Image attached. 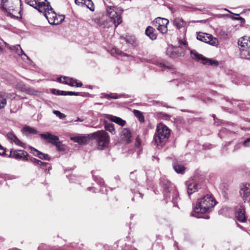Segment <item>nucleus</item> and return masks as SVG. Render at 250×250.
I'll use <instances>...</instances> for the list:
<instances>
[{
	"label": "nucleus",
	"mask_w": 250,
	"mask_h": 250,
	"mask_svg": "<svg viewBox=\"0 0 250 250\" xmlns=\"http://www.w3.org/2000/svg\"><path fill=\"white\" fill-rule=\"evenodd\" d=\"M240 194L245 202H250V183L243 184L241 186Z\"/></svg>",
	"instance_id": "9d476101"
},
{
	"label": "nucleus",
	"mask_w": 250,
	"mask_h": 250,
	"mask_svg": "<svg viewBox=\"0 0 250 250\" xmlns=\"http://www.w3.org/2000/svg\"><path fill=\"white\" fill-rule=\"evenodd\" d=\"M40 136L44 139L48 140V142L53 145H55L59 140V137L50 134L49 132L44 134H41Z\"/></svg>",
	"instance_id": "f3484780"
},
{
	"label": "nucleus",
	"mask_w": 250,
	"mask_h": 250,
	"mask_svg": "<svg viewBox=\"0 0 250 250\" xmlns=\"http://www.w3.org/2000/svg\"><path fill=\"white\" fill-rule=\"evenodd\" d=\"M93 188H91V187H89L87 189L89 190H90L91 189H92Z\"/></svg>",
	"instance_id": "680f3d73"
},
{
	"label": "nucleus",
	"mask_w": 250,
	"mask_h": 250,
	"mask_svg": "<svg viewBox=\"0 0 250 250\" xmlns=\"http://www.w3.org/2000/svg\"><path fill=\"white\" fill-rule=\"evenodd\" d=\"M173 25L178 29H180L186 25V22L181 18H176L172 21Z\"/></svg>",
	"instance_id": "cd10ccee"
},
{
	"label": "nucleus",
	"mask_w": 250,
	"mask_h": 250,
	"mask_svg": "<svg viewBox=\"0 0 250 250\" xmlns=\"http://www.w3.org/2000/svg\"><path fill=\"white\" fill-rule=\"evenodd\" d=\"M93 21L97 24L100 25L101 26H103V27H106V26H105L104 24H103L102 23H101V21H100V19H99L98 18H95V19H93Z\"/></svg>",
	"instance_id": "a18cd8bd"
},
{
	"label": "nucleus",
	"mask_w": 250,
	"mask_h": 250,
	"mask_svg": "<svg viewBox=\"0 0 250 250\" xmlns=\"http://www.w3.org/2000/svg\"><path fill=\"white\" fill-rule=\"evenodd\" d=\"M45 18L48 20L50 24L56 25L59 24L64 19L63 16H57V15L56 17L54 16V18H52V17L47 15H45Z\"/></svg>",
	"instance_id": "b1692460"
},
{
	"label": "nucleus",
	"mask_w": 250,
	"mask_h": 250,
	"mask_svg": "<svg viewBox=\"0 0 250 250\" xmlns=\"http://www.w3.org/2000/svg\"><path fill=\"white\" fill-rule=\"evenodd\" d=\"M42 6L38 7L39 11L43 13L45 17V15L50 16L52 18H54V16H55V17H56V14L53 11V9L50 6L49 2H47L45 4H42Z\"/></svg>",
	"instance_id": "9b49d317"
},
{
	"label": "nucleus",
	"mask_w": 250,
	"mask_h": 250,
	"mask_svg": "<svg viewBox=\"0 0 250 250\" xmlns=\"http://www.w3.org/2000/svg\"><path fill=\"white\" fill-rule=\"evenodd\" d=\"M106 118L109 119L111 121L113 122L122 126H124L126 124L125 120L116 116L111 115H107Z\"/></svg>",
	"instance_id": "bb28decb"
},
{
	"label": "nucleus",
	"mask_w": 250,
	"mask_h": 250,
	"mask_svg": "<svg viewBox=\"0 0 250 250\" xmlns=\"http://www.w3.org/2000/svg\"><path fill=\"white\" fill-rule=\"evenodd\" d=\"M28 153L23 150H11L10 151V157L16 159H23L25 161L28 160Z\"/></svg>",
	"instance_id": "f8f14e48"
},
{
	"label": "nucleus",
	"mask_w": 250,
	"mask_h": 250,
	"mask_svg": "<svg viewBox=\"0 0 250 250\" xmlns=\"http://www.w3.org/2000/svg\"><path fill=\"white\" fill-rule=\"evenodd\" d=\"M244 146L248 147L250 146V138L247 139L242 143Z\"/></svg>",
	"instance_id": "79ce46f5"
},
{
	"label": "nucleus",
	"mask_w": 250,
	"mask_h": 250,
	"mask_svg": "<svg viewBox=\"0 0 250 250\" xmlns=\"http://www.w3.org/2000/svg\"><path fill=\"white\" fill-rule=\"evenodd\" d=\"M136 143H136V145H137L138 146H140V142L139 139L137 138V139H136Z\"/></svg>",
	"instance_id": "603ef678"
},
{
	"label": "nucleus",
	"mask_w": 250,
	"mask_h": 250,
	"mask_svg": "<svg viewBox=\"0 0 250 250\" xmlns=\"http://www.w3.org/2000/svg\"><path fill=\"white\" fill-rule=\"evenodd\" d=\"M209 218V216L208 215H206L205 217V218L206 219H208Z\"/></svg>",
	"instance_id": "4d7b16f0"
},
{
	"label": "nucleus",
	"mask_w": 250,
	"mask_h": 250,
	"mask_svg": "<svg viewBox=\"0 0 250 250\" xmlns=\"http://www.w3.org/2000/svg\"><path fill=\"white\" fill-rule=\"evenodd\" d=\"M14 0H0V8L7 12L10 16H14L16 13V6Z\"/></svg>",
	"instance_id": "6e6552de"
},
{
	"label": "nucleus",
	"mask_w": 250,
	"mask_h": 250,
	"mask_svg": "<svg viewBox=\"0 0 250 250\" xmlns=\"http://www.w3.org/2000/svg\"><path fill=\"white\" fill-rule=\"evenodd\" d=\"M146 35L151 40H154L157 39V33L155 29L151 26H148L145 31Z\"/></svg>",
	"instance_id": "a878e982"
},
{
	"label": "nucleus",
	"mask_w": 250,
	"mask_h": 250,
	"mask_svg": "<svg viewBox=\"0 0 250 250\" xmlns=\"http://www.w3.org/2000/svg\"><path fill=\"white\" fill-rule=\"evenodd\" d=\"M25 2L39 11L38 7L42 6V4H45L47 0H25Z\"/></svg>",
	"instance_id": "6ab92c4d"
},
{
	"label": "nucleus",
	"mask_w": 250,
	"mask_h": 250,
	"mask_svg": "<svg viewBox=\"0 0 250 250\" xmlns=\"http://www.w3.org/2000/svg\"><path fill=\"white\" fill-rule=\"evenodd\" d=\"M7 138L12 142L14 143L16 145L25 148V144L20 140L16 136L12 133H8L7 134Z\"/></svg>",
	"instance_id": "4be33fe9"
},
{
	"label": "nucleus",
	"mask_w": 250,
	"mask_h": 250,
	"mask_svg": "<svg viewBox=\"0 0 250 250\" xmlns=\"http://www.w3.org/2000/svg\"><path fill=\"white\" fill-rule=\"evenodd\" d=\"M225 10L226 11H228V12H229V13H232V12H230V11L228 10V9H225Z\"/></svg>",
	"instance_id": "bf43d9fd"
},
{
	"label": "nucleus",
	"mask_w": 250,
	"mask_h": 250,
	"mask_svg": "<svg viewBox=\"0 0 250 250\" xmlns=\"http://www.w3.org/2000/svg\"><path fill=\"white\" fill-rule=\"evenodd\" d=\"M157 28L162 34L166 33L167 31V25L157 26Z\"/></svg>",
	"instance_id": "e433bc0d"
},
{
	"label": "nucleus",
	"mask_w": 250,
	"mask_h": 250,
	"mask_svg": "<svg viewBox=\"0 0 250 250\" xmlns=\"http://www.w3.org/2000/svg\"><path fill=\"white\" fill-rule=\"evenodd\" d=\"M22 131L23 133H25L26 134L37 133V131L34 128L31 127L29 126H24L22 129Z\"/></svg>",
	"instance_id": "2f4dec72"
},
{
	"label": "nucleus",
	"mask_w": 250,
	"mask_h": 250,
	"mask_svg": "<svg viewBox=\"0 0 250 250\" xmlns=\"http://www.w3.org/2000/svg\"><path fill=\"white\" fill-rule=\"evenodd\" d=\"M7 102L5 98L2 99V100L0 104V108L4 107L6 105Z\"/></svg>",
	"instance_id": "c03bdc74"
},
{
	"label": "nucleus",
	"mask_w": 250,
	"mask_h": 250,
	"mask_svg": "<svg viewBox=\"0 0 250 250\" xmlns=\"http://www.w3.org/2000/svg\"><path fill=\"white\" fill-rule=\"evenodd\" d=\"M84 6H86L91 11H94L95 6L91 0H85Z\"/></svg>",
	"instance_id": "473e14b6"
},
{
	"label": "nucleus",
	"mask_w": 250,
	"mask_h": 250,
	"mask_svg": "<svg viewBox=\"0 0 250 250\" xmlns=\"http://www.w3.org/2000/svg\"><path fill=\"white\" fill-rule=\"evenodd\" d=\"M55 145L59 150L62 151L64 150L63 145L59 141Z\"/></svg>",
	"instance_id": "a19ab883"
},
{
	"label": "nucleus",
	"mask_w": 250,
	"mask_h": 250,
	"mask_svg": "<svg viewBox=\"0 0 250 250\" xmlns=\"http://www.w3.org/2000/svg\"><path fill=\"white\" fill-rule=\"evenodd\" d=\"M16 88L23 92L28 91L27 87H26L24 84L21 83H19L18 84H17V85H16Z\"/></svg>",
	"instance_id": "c9c22d12"
},
{
	"label": "nucleus",
	"mask_w": 250,
	"mask_h": 250,
	"mask_svg": "<svg viewBox=\"0 0 250 250\" xmlns=\"http://www.w3.org/2000/svg\"><path fill=\"white\" fill-rule=\"evenodd\" d=\"M49 164L46 162H43L40 161V162L39 163V165L38 166H40L42 168H44V167H46L47 166H48Z\"/></svg>",
	"instance_id": "49530a36"
},
{
	"label": "nucleus",
	"mask_w": 250,
	"mask_h": 250,
	"mask_svg": "<svg viewBox=\"0 0 250 250\" xmlns=\"http://www.w3.org/2000/svg\"><path fill=\"white\" fill-rule=\"evenodd\" d=\"M9 48L12 51L16 53L18 55L21 56H24L29 61H31L28 57L24 53L23 50L22 49V48L19 44L13 45L12 46H10Z\"/></svg>",
	"instance_id": "393cba45"
},
{
	"label": "nucleus",
	"mask_w": 250,
	"mask_h": 250,
	"mask_svg": "<svg viewBox=\"0 0 250 250\" xmlns=\"http://www.w3.org/2000/svg\"><path fill=\"white\" fill-rule=\"evenodd\" d=\"M180 45L183 44V45H185L186 44V43L185 42H183V41H180Z\"/></svg>",
	"instance_id": "6e6d98bb"
},
{
	"label": "nucleus",
	"mask_w": 250,
	"mask_h": 250,
	"mask_svg": "<svg viewBox=\"0 0 250 250\" xmlns=\"http://www.w3.org/2000/svg\"><path fill=\"white\" fill-rule=\"evenodd\" d=\"M83 120L80 118H78L75 121V122H83Z\"/></svg>",
	"instance_id": "5fc2aeb1"
},
{
	"label": "nucleus",
	"mask_w": 250,
	"mask_h": 250,
	"mask_svg": "<svg viewBox=\"0 0 250 250\" xmlns=\"http://www.w3.org/2000/svg\"><path fill=\"white\" fill-rule=\"evenodd\" d=\"M187 191L189 195L198 190L200 187L198 183L193 181L187 182Z\"/></svg>",
	"instance_id": "dca6fc26"
},
{
	"label": "nucleus",
	"mask_w": 250,
	"mask_h": 250,
	"mask_svg": "<svg viewBox=\"0 0 250 250\" xmlns=\"http://www.w3.org/2000/svg\"><path fill=\"white\" fill-rule=\"evenodd\" d=\"M4 98H6L5 94L3 92H0V99H2Z\"/></svg>",
	"instance_id": "8fccbe9b"
},
{
	"label": "nucleus",
	"mask_w": 250,
	"mask_h": 250,
	"mask_svg": "<svg viewBox=\"0 0 250 250\" xmlns=\"http://www.w3.org/2000/svg\"><path fill=\"white\" fill-rule=\"evenodd\" d=\"M234 20H240L241 22L244 21H245V20L241 17L235 18H234Z\"/></svg>",
	"instance_id": "3c124183"
},
{
	"label": "nucleus",
	"mask_w": 250,
	"mask_h": 250,
	"mask_svg": "<svg viewBox=\"0 0 250 250\" xmlns=\"http://www.w3.org/2000/svg\"><path fill=\"white\" fill-rule=\"evenodd\" d=\"M216 202L210 195H207L199 200L194 208L197 213H205L209 211L216 205Z\"/></svg>",
	"instance_id": "f257e3e1"
},
{
	"label": "nucleus",
	"mask_w": 250,
	"mask_h": 250,
	"mask_svg": "<svg viewBox=\"0 0 250 250\" xmlns=\"http://www.w3.org/2000/svg\"><path fill=\"white\" fill-rule=\"evenodd\" d=\"M236 217L241 222H245L247 219L245 215V210L242 206H237L235 209Z\"/></svg>",
	"instance_id": "ddd939ff"
},
{
	"label": "nucleus",
	"mask_w": 250,
	"mask_h": 250,
	"mask_svg": "<svg viewBox=\"0 0 250 250\" xmlns=\"http://www.w3.org/2000/svg\"><path fill=\"white\" fill-rule=\"evenodd\" d=\"M120 96L119 95H118L117 94H105L104 95V97L106 99H118L119 98H120Z\"/></svg>",
	"instance_id": "f704fd0d"
},
{
	"label": "nucleus",
	"mask_w": 250,
	"mask_h": 250,
	"mask_svg": "<svg viewBox=\"0 0 250 250\" xmlns=\"http://www.w3.org/2000/svg\"><path fill=\"white\" fill-rule=\"evenodd\" d=\"M53 113L58 116L60 119H62L66 117V115L58 110H54Z\"/></svg>",
	"instance_id": "4c0bfd02"
},
{
	"label": "nucleus",
	"mask_w": 250,
	"mask_h": 250,
	"mask_svg": "<svg viewBox=\"0 0 250 250\" xmlns=\"http://www.w3.org/2000/svg\"><path fill=\"white\" fill-rule=\"evenodd\" d=\"M194 212H195V211H194ZM194 213H195V212H194V213L192 212V216H195V217H197V215H195L194 214Z\"/></svg>",
	"instance_id": "13d9d810"
},
{
	"label": "nucleus",
	"mask_w": 250,
	"mask_h": 250,
	"mask_svg": "<svg viewBox=\"0 0 250 250\" xmlns=\"http://www.w3.org/2000/svg\"><path fill=\"white\" fill-rule=\"evenodd\" d=\"M132 134L131 131L127 128H123L121 132V137L122 140L128 144L131 142Z\"/></svg>",
	"instance_id": "4468645a"
},
{
	"label": "nucleus",
	"mask_w": 250,
	"mask_h": 250,
	"mask_svg": "<svg viewBox=\"0 0 250 250\" xmlns=\"http://www.w3.org/2000/svg\"><path fill=\"white\" fill-rule=\"evenodd\" d=\"M85 0H75V3L76 4L80 6H84Z\"/></svg>",
	"instance_id": "ea45409f"
},
{
	"label": "nucleus",
	"mask_w": 250,
	"mask_h": 250,
	"mask_svg": "<svg viewBox=\"0 0 250 250\" xmlns=\"http://www.w3.org/2000/svg\"><path fill=\"white\" fill-rule=\"evenodd\" d=\"M180 49L179 47L169 46L167 48L166 54L169 57L176 58L179 56Z\"/></svg>",
	"instance_id": "2eb2a0df"
},
{
	"label": "nucleus",
	"mask_w": 250,
	"mask_h": 250,
	"mask_svg": "<svg viewBox=\"0 0 250 250\" xmlns=\"http://www.w3.org/2000/svg\"><path fill=\"white\" fill-rule=\"evenodd\" d=\"M229 17H230L232 19H233V20H234V18H235V17H234L231 16H229Z\"/></svg>",
	"instance_id": "052dcab7"
},
{
	"label": "nucleus",
	"mask_w": 250,
	"mask_h": 250,
	"mask_svg": "<svg viewBox=\"0 0 250 250\" xmlns=\"http://www.w3.org/2000/svg\"><path fill=\"white\" fill-rule=\"evenodd\" d=\"M170 134V129L164 124H159L154 138L157 145H163L168 140Z\"/></svg>",
	"instance_id": "f03ea898"
},
{
	"label": "nucleus",
	"mask_w": 250,
	"mask_h": 250,
	"mask_svg": "<svg viewBox=\"0 0 250 250\" xmlns=\"http://www.w3.org/2000/svg\"><path fill=\"white\" fill-rule=\"evenodd\" d=\"M90 135L96 141L98 149H103L107 147L110 142V137L104 130L96 131L91 134Z\"/></svg>",
	"instance_id": "39448f33"
},
{
	"label": "nucleus",
	"mask_w": 250,
	"mask_h": 250,
	"mask_svg": "<svg viewBox=\"0 0 250 250\" xmlns=\"http://www.w3.org/2000/svg\"><path fill=\"white\" fill-rule=\"evenodd\" d=\"M155 63L159 65L160 67L162 68V70L166 67L168 68V66H167L163 61H156Z\"/></svg>",
	"instance_id": "58836bf2"
},
{
	"label": "nucleus",
	"mask_w": 250,
	"mask_h": 250,
	"mask_svg": "<svg viewBox=\"0 0 250 250\" xmlns=\"http://www.w3.org/2000/svg\"><path fill=\"white\" fill-rule=\"evenodd\" d=\"M104 128L106 130L108 131L112 134H114L115 133V130L114 127V125L112 124H110L105 121L104 122Z\"/></svg>",
	"instance_id": "7c9ffc66"
},
{
	"label": "nucleus",
	"mask_w": 250,
	"mask_h": 250,
	"mask_svg": "<svg viewBox=\"0 0 250 250\" xmlns=\"http://www.w3.org/2000/svg\"><path fill=\"white\" fill-rule=\"evenodd\" d=\"M30 161L32 163L34 164L35 165H38H38H39V163L40 162V160H38V159H37L36 158H33V157L30 158Z\"/></svg>",
	"instance_id": "37998d69"
},
{
	"label": "nucleus",
	"mask_w": 250,
	"mask_h": 250,
	"mask_svg": "<svg viewBox=\"0 0 250 250\" xmlns=\"http://www.w3.org/2000/svg\"><path fill=\"white\" fill-rule=\"evenodd\" d=\"M173 167L177 173L183 174L185 172V167L178 163H174Z\"/></svg>",
	"instance_id": "c756f323"
},
{
	"label": "nucleus",
	"mask_w": 250,
	"mask_h": 250,
	"mask_svg": "<svg viewBox=\"0 0 250 250\" xmlns=\"http://www.w3.org/2000/svg\"><path fill=\"white\" fill-rule=\"evenodd\" d=\"M63 83L72 86H76L77 87H80L83 85V83H78L76 80H74L72 78L64 77H63Z\"/></svg>",
	"instance_id": "aec40b11"
},
{
	"label": "nucleus",
	"mask_w": 250,
	"mask_h": 250,
	"mask_svg": "<svg viewBox=\"0 0 250 250\" xmlns=\"http://www.w3.org/2000/svg\"><path fill=\"white\" fill-rule=\"evenodd\" d=\"M237 44L240 57L250 59V37L244 36L240 38Z\"/></svg>",
	"instance_id": "20e7f679"
},
{
	"label": "nucleus",
	"mask_w": 250,
	"mask_h": 250,
	"mask_svg": "<svg viewBox=\"0 0 250 250\" xmlns=\"http://www.w3.org/2000/svg\"><path fill=\"white\" fill-rule=\"evenodd\" d=\"M106 1H109V2H110L112 0H106Z\"/></svg>",
	"instance_id": "e2e57ef3"
},
{
	"label": "nucleus",
	"mask_w": 250,
	"mask_h": 250,
	"mask_svg": "<svg viewBox=\"0 0 250 250\" xmlns=\"http://www.w3.org/2000/svg\"><path fill=\"white\" fill-rule=\"evenodd\" d=\"M50 168H51L50 167H48V170L50 169Z\"/></svg>",
	"instance_id": "0e129e2a"
},
{
	"label": "nucleus",
	"mask_w": 250,
	"mask_h": 250,
	"mask_svg": "<svg viewBox=\"0 0 250 250\" xmlns=\"http://www.w3.org/2000/svg\"><path fill=\"white\" fill-rule=\"evenodd\" d=\"M154 22L156 24L155 26L157 27V26L167 25L169 21L166 19L158 17L155 19Z\"/></svg>",
	"instance_id": "c85d7f7f"
},
{
	"label": "nucleus",
	"mask_w": 250,
	"mask_h": 250,
	"mask_svg": "<svg viewBox=\"0 0 250 250\" xmlns=\"http://www.w3.org/2000/svg\"><path fill=\"white\" fill-rule=\"evenodd\" d=\"M134 114L135 116L139 119L141 122H144L145 121L144 117L141 112L138 110H134Z\"/></svg>",
	"instance_id": "72a5a7b5"
},
{
	"label": "nucleus",
	"mask_w": 250,
	"mask_h": 250,
	"mask_svg": "<svg viewBox=\"0 0 250 250\" xmlns=\"http://www.w3.org/2000/svg\"><path fill=\"white\" fill-rule=\"evenodd\" d=\"M5 149L2 147V146L0 145V155H3L5 153Z\"/></svg>",
	"instance_id": "de8ad7c7"
},
{
	"label": "nucleus",
	"mask_w": 250,
	"mask_h": 250,
	"mask_svg": "<svg viewBox=\"0 0 250 250\" xmlns=\"http://www.w3.org/2000/svg\"><path fill=\"white\" fill-rule=\"evenodd\" d=\"M51 92L56 95H75V96H80V93L79 92H75L72 91H65L62 90H57L56 89H52Z\"/></svg>",
	"instance_id": "412c9836"
},
{
	"label": "nucleus",
	"mask_w": 250,
	"mask_h": 250,
	"mask_svg": "<svg viewBox=\"0 0 250 250\" xmlns=\"http://www.w3.org/2000/svg\"><path fill=\"white\" fill-rule=\"evenodd\" d=\"M57 80H58V81L59 82H60V83H63V81H62V78H61V77L58 78L57 79Z\"/></svg>",
	"instance_id": "864d4df0"
},
{
	"label": "nucleus",
	"mask_w": 250,
	"mask_h": 250,
	"mask_svg": "<svg viewBox=\"0 0 250 250\" xmlns=\"http://www.w3.org/2000/svg\"><path fill=\"white\" fill-rule=\"evenodd\" d=\"M197 40L209 44L213 46H217L218 41L217 38H214L212 35L205 33H199L197 35Z\"/></svg>",
	"instance_id": "1a4fd4ad"
},
{
	"label": "nucleus",
	"mask_w": 250,
	"mask_h": 250,
	"mask_svg": "<svg viewBox=\"0 0 250 250\" xmlns=\"http://www.w3.org/2000/svg\"><path fill=\"white\" fill-rule=\"evenodd\" d=\"M122 11L123 10L115 6H108L106 7V15L110 18L111 22L115 24L116 27L122 21L121 18Z\"/></svg>",
	"instance_id": "423d86ee"
},
{
	"label": "nucleus",
	"mask_w": 250,
	"mask_h": 250,
	"mask_svg": "<svg viewBox=\"0 0 250 250\" xmlns=\"http://www.w3.org/2000/svg\"><path fill=\"white\" fill-rule=\"evenodd\" d=\"M30 149L31 150V152L34 156H37L41 159L46 160H50V157L48 154H44L32 146L30 147Z\"/></svg>",
	"instance_id": "5701e85b"
},
{
	"label": "nucleus",
	"mask_w": 250,
	"mask_h": 250,
	"mask_svg": "<svg viewBox=\"0 0 250 250\" xmlns=\"http://www.w3.org/2000/svg\"><path fill=\"white\" fill-rule=\"evenodd\" d=\"M162 117L165 118L167 120L169 119L170 118V116L169 115H167L165 113H162Z\"/></svg>",
	"instance_id": "09e8293b"
},
{
	"label": "nucleus",
	"mask_w": 250,
	"mask_h": 250,
	"mask_svg": "<svg viewBox=\"0 0 250 250\" xmlns=\"http://www.w3.org/2000/svg\"><path fill=\"white\" fill-rule=\"evenodd\" d=\"M70 139L74 142L77 143L80 145L87 143L89 140L88 137L81 135L71 137Z\"/></svg>",
	"instance_id": "a211bd4d"
},
{
	"label": "nucleus",
	"mask_w": 250,
	"mask_h": 250,
	"mask_svg": "<svg viewBox=\"0 0 250 250\" xmlns=\"http://www.w3.org/2000/svg\"><path fill=\"white\" fill-rule=\"evenodd\" d=\"M161 184L164 188L166 198L169 200L171 198V201L175 202L178 198V191L174 186L167 179H162Z\"/></svg>",
	"instance_id": "7ed1b4c3"
},
{
	"label": "nucleus",
	"mask_w": 250,
	"mask_h": 250,
	"mask_svg": "<svg viewBox=\"0 0 250 250\" xmlns=\"http://www.w3.org/2000/svg\"><path fill=\"white\" fill-rule=\"evenodd\" d=\"M192 58L197 61H201L204 64L209 65L211 66H217L219 64L218 61L211 59H208L204 57L202 55L198 54L194 50H192L190 52Z\"/></svg>",
	"instance_id": "0eeeda50"
}]
</instances>
